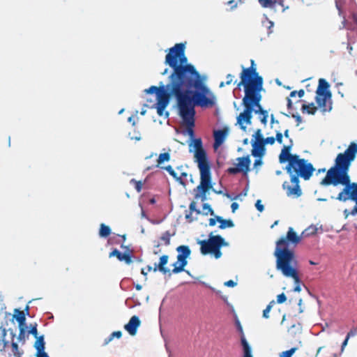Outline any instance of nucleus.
<instances>
[{
	"label": "nucleus",
	"instance_id": "nucleus-1",
	"mask_svg": "<svg viewBox=\"0 0 357 357\" xmlns=\"http://www.w3.org/2000/svg\"><path fill=\"white\" fill-rule=\"evenodd\" d=\"M177 105L179 115L193 135L195 126V105L202 107H211L215 104V97L204 84L201 75L194 78L191 83H185L176 88Z\"/></svg>",
	"mask_w": 357,
	"mask_h": 357
},
{
	"label": "nucleus",
	"instance_id": "nucleus-2",
	"mask_svg": "<svg viewBox=\"0 0 357 357\" xmlns=\"http://www.w3.org/2000/svg\"><path fill=\"white\" fill-rule=\"evenodd\" d=\"M357 155V143L351 142L344 153L337 154L335 165L331 167L320 184L324 186L333 185H344L343 190L338 194L337 199L345 202L351 199L357 205V183H351L349 175V167Z\"/></svg>",
	"mask_w": 357,
	"mask_h": 357
},
{
	"label": "nucleus",
	"instance_id": "nucleus-3",
	"mask_svg": "<svg viewBox=\"0 0 357 357\" xmlns=\"http://www.w3.org/2000/svg\"><path fill=\"white\" fill-rule=\"evenodd\" d=\"M301 242V237L294 230L293 227H289L285 236H282L276 241V247L274 256L276 258V268L287 278H291L294 280V291H301L298 266V263L294 250L289 248L290 245L296 246Z\"/></svg>",
	"mask_w": 357,
	"mask_h": 357
},
{
	"label": "nucleus",
	"instance_id": "nucleus-4",
	"mask_svg": "<svg viewBox=\"0 0 357 357\" xmlns=\"http://www.w3.org/2000/svg\"><path fill=\"white\" fill-rule=\"evenodd\" d=\"M165 63L172 68L169 77L175 88L186 82L191 83L194 78L200 75L195 67L188 63L183 43H177L169 49L165 56Z\"/></svg>",
	"mask_w": 357,
	"mask_h": 357
},
{
	"label": "nucleus",
	"instance_id": "nucleus-5",
	"mask_svg": "<svg viewBox=\"0 0 357 357\" xmlns=\"http://www.w3.org/2000/svg\"><path fill=\"white\" fill-rule=\"evenodd\" d=\"M286 170L291 177L292 183V185H290L287 181H284L282 184L287 195L295 197L301 196L302 190L299 185V177L305 181L309 180L315 170L313 165L298 156L293 158L291 163L287 165Z\"/></svg>",
	"mask_w": 357,
	"mask_h": 357
},
{
	"label": "nucleus",
	"instance_id": "nucleus-6",
	"mask_svg": "<svg viewBox=\"0 0 357 357\" xmlns=\"http://www.w3.org/2000/svg\"><path fill=\"white\" fill-rule=\"evenodd\" d=\"M193 147L195 149L194 157L200 172V183L194 189L195 199H200L204 202L207 199L206 192L213 188L211 166L200 138L194 139Z\"/></svg>",
	"mask_w": 357,
	"mask_h": 357
},
{
	"label": "nucleus",
	"instance_id": "nucleus-7",
	"mask_svg": "<svg viewBox=\"0 0 357 357\" xmlns=\"http://www.w3.org/2000/svg\"><path fill=\"white\" fill-rule=\"evenodd\" d=\"M263 86L260 82L255 83L251 87L244 88L245 96L242 100V104L245 109L243 112L237 116V123L241 129L245 131L246 126L252 123V112L259 115L268 112L263 109L260 102L261 100V91Z\"/></svg>",
	"mask_w": 357,
	"mask_h": 357
},
{
	"label": "nucleus",
	"instance_id": "nucleus-8",
	"mask_svg": "<svg viewBox=\"0 0 357 357\" xmlns=\"http://www.w3.org/2000/svg\"><path fill=\"white\" fill-rule=\"evenodd\" d=\"M173 83L172 79L169 77V82L167 85H164L163 83L161 82L158 87L151 86L146 90L147 93H156L157 102L155 104V108L160 116L163 115L164 111L169 102L170 98L174 96L176 100L178 98V93L176 91L177 87L175 88Z\"/></svg>",
	"mask_w": 357,
	"mask_h": 357
},
{
	"label": "nucleus",
	"instance_id": "nucleus-9",
	"mask_svg": "<svg viewBox=\"0 0 357 357\" xmlns=\"http://www.w3.org/2000/svg\"><path fill=\"white\" fill-rule=\"evenodd\" d=\"M198 244L201 245L200 252L202 255H206L212 254L214 255L215 259H219L222 256V252L220 250L222 246L227 245L225 239L220 235H209V238L207 240H200L198 241Z\"/></svg>",
	"mask_w": 357,
	"mask_h": 357
},
{
	"label": "nucleus",
	"instance_id": "nucleus-10",
	"mask_svg": "<svg viewBox=\"0 0 357 357\" xmlns=\"http://www.w3.org/2000/svg\"><path fill=\"white\" fill-rule=\"evenodd\" d=\"M241 82L238 84V86H243L244 88L252 86L255 83L260 82L263 86V78L257 71V67L255 60H250V66L244 68L242 66V72L240 75Z\"/></svg>",
	"mask_w": 357,
	"mask_h": 357
},
{
	"label": "nucleus",
	"instance_id": "nucleus-11",
	"mask_svg": "<svg viewBox=\"0 0 357 357\" xmlns=\"http://www.w3.org/2000/svg\"><path fill=\"white\" fill-rule=\"evenodd\" d=\"M241 82L238 84V86H243L244 88L252 86L255 83L260 82L263 86V78L257 71V67L255 60H250V66L244 68L242 66V72L240 75Z\"/></svg>",
	"mask_w": 357,
	"mask_h": 357
},
{
	"label": "nucleus",
	"instance_id": "nucleus-12",
	"mask_svg": "<svg viewBox=\"0 0 357 357\" xmlns=\"http://www.w3.org/2000/svg\"><path fill=\"white\" fill-rule=\"evenodd\" d=\"M178 252L177 261L173 264L174 268L172 273L176 274L184 271L185 266L188 264L187 259L191 254V250L188 245H180L176 248Z\"/></svg>",
	"mask_w": 357,
	"mask_h": 357
},
{
	"label": "nucleus",
	"instance_id": "nucleus-13",
	"mask_svg": "<svg viewBox=\"0 0 357 357\" xmlns=\"http://www.w3.org/2000/svg\"><path fill=\"white\" fill-rule=\"evenodd\" d=\"M236 160L238 161L237 167H229L227 172L229 174L242 173L244 176H247L248 172L250 171V165L251 162L250 156L247 155L245 157H239L236 159Z\"/></svg>",
	"mask_w": 357,
	"mask_h": 357
},
{
	"label": "nucleus",
	"instance_id": "nucleus-14",
	"mask_svg": "<svg viewBox=\"0 0 357 357\" xmlns=\"http://www.w3.org/2000/svg\"><path fill=\"white\" fill-rule=\"evenodd\" d=\"M141 324V321L139 318L134 315L132 316L128 324L124 326V329L132 336L136 335L137 332V328L139 327Z\"/></svg>",
	"mask_w": 357,
	"mask_h": 357
},
{
	"label": "nucleus",
	"instance_id": "nucleus-15",
	"mask_svg": "<svg viewBox=\"0 0 357 357\" xmlns=\"http://www.w3.org/2000/svg\"><path fill=\"white\" fill-rule=\"evenodd\" d=\"M291 143H292L291 141ZM291 146H292V144H291L290 145L284 146L282 148L281 153L279 155V161L280 163H284L285 162H288V164H289V163H291V162L294 158H298L299 156L298 155L291 154L290 153Z\"/></svg>",
	"mask_w": 357,
	"mask_h": 357
},
{
	"label": "nucleus",
	"instance_id": "nucleus-16",
	"mask_svg": "<svg viewBox=\"0 0 357 357\" xmlns=\"http://www.w3.org/2000/svg\"><path fill=\"white\" fill-rule=\"evenodd\" d=\"M252 155L254 157L262 158L266 151L265 144L262 140L259 142L254 141L252 142Z\"/></svg>",
	"mask_w": 357,
	"mask_h": 357
},
{
	"label": "nucleus",
	"instance_id": "nucleus-17",
	"mask_svg": "<svg viewBox=\"0 0 357 357\" xmlns=\"http://www.w3.org/2000/svg\"><path fill=\"white\" fill-rule=\"evenodd\" d=\"M331 98V93H317L315 100L318 107L321 109L323 112L327 111L326 102L328 100Z\"/></svg>",
	"mask_w": 357,
	"mask_h": 357
},
{
	"label": "nucleus",
	"instance_id": "nucleus-18",
	"mask_svg": "<svg viewBox=\"0 0 357 357\" xmlns=\"http://www.w3.org/2000/svg\"><path fill=\"white\" fill-rule=\"evenodd\" d=\"M169 260V256L168 255H162L160 258V261L158 264H155V266L153 268V271L156 272L157 271H159L162 274L165 275L167 273H169V275H171L170 271L165 267V265L167 264Z\"/></svg>",
	"mask_w": 357,
	"mask_h": 357
},
{
	"label": "nucleus",
	"instance_id": "nucleus-19",
	"mask_svg": "<svg viewBox=\"0 0 357 357\" xmlns=\"http://www.w3.org/2000/svg\"><path fill=\"white\" fill-rule=\"evenodd\" d=\"M109 257H116V258L122 261H124L127 264L132 263V255L129 252L121 253L117 249H114L109 255Z\"/></svg>",
	"mask_w": 357,
	"mask_h": 357
},
{
	"label": "nucleus",
	"instance_id": "nucleus-20",
	"mask_svg": "<svg viewBox=\"0 0 357 357\" xmlns=\"http://www.w3.org/2000/svg\"><path fill=\"white\" fill-rule=\"evenodd\" d=\"M228 130L227 128H224L222 130H215L213 132L214 137V146L216 148L220 146L225 141L226 136L227 135Z\"/></svg>",
	"mask_w": 357,
	"mask_h": 357
},
{
	"label": "nucleus",
	"instance_id": "nucleus-21",
	"mask_svg": "<svg viewBox=\"0 0 357 357\" xmlns=\"http://www.w3.org/2000/svg\"><path fill=\"white\" fill-rule=\"evenodd\" d=\"M175 235V232L171 234L169 231H165L161 236L160 237V240L161 243L157 242L155 244V247L158 248L161 245H169L170 244L171 237Z\"/></svg>",
	"mask_w": 357,
	"mask_h": 357
},
{
	"label": "nucleus",
	"instance_id": "nucleus-22",
	"mask_svg": "<svg viewBox=\"0 0 357 357\" xmlns=\"http://www.w3.org/2000/svg\"><path fill=\"white\" fill-rule=\"evenodd\" d=\"M13 317L19 324V326H25L26 317L23 311L18 309H15Z\"/></svg>",
	"mask_w": 357,
	"mask_h": 357
},
{
	"label": "nucleus",
	"instance_id": "nucleus-23",
	"mask_svg": "<svg viewBox=\"0 0 357 357\" xmlns=\"http://www.w3.org/2000/svg\"><path fill=\"white\" fill-rule=\"evenodd\" d=\"M330 85L328 82H326L324 79H319V86L317 89L316 93H331L328 90Z\"/></svg>",
	"mask_w": 357,
	"mask_h": 357
},
{
	"label": "nucleus",
	"instance_id": "nucleus-24",
	"mask_svg": "<svg viewBox=\"0 0 357 357\" xmlns=\"http://www.w3.org/2000/svg\"><path fill=\"white\" fill-rule=\"evenodd\" d=\"M217 221L220 223L219 228L220 229L231 228L234 226V223L231 220H225L223 219L221 216H217Z\"/></svg>",
	"mask_w": 357,
	"mask_h": 357
},
{
	"label": "nucleus",
	"instance_id": "nucleus-25",
	"mask_svg": "<svg viewBox=\"0 0 357 357\" xmlns=\"http://www.w3.org/2000/svg\"><path fill=\"white\" fill-rule=\"evenodd\" d=\"M301 110L303 113L306 112L308 114H314L317 110V107L313 102L306 105L303 104L301 107Z\"/></svg>",
	"mask_w": 357,
	"mask_h": 357
},
{
	"label": "nucleus",
	"instance_id": "nucleus-26",
	"mask_svg": "<svg viewBox=\"0 0 357 357\" xmlns=\"http://www.w3.org/2000/svg\"><path fill=\"white\" fill-rule=\"evenodd\" d=\"M36 338V340L34 342V348L36 349L37 351H41L43 350H45V341H44V336L40 335L38 336Z\"/></svg>",
	"mask_w": 357,
	"mask_h": 357
},
{
	"label": "nucleus",
	"instance_id": "nucleus-27",
	"mask_svg": "<svg viewBox=\"0 0 357 357\" xmlns=\"http://www.w3.org/2000/svg\"><path fill=\"white\" fill-rule=\"evenodd\" d=\"M163 169H165L180 184L185 185V182L183 181V180L181 178V177H178L177 174L175 172V171L173 169L171 165L165 167H163Z\"/></svg>",
	"mask_w": 357,
	"mask_h": 357
},
{
	"label": "nucleus",
	"instance_id": "nucleus-28",
	"mask_svg": "<svg viewBox=\"0 0 357 357\" xmlns=\"http://www.w3.org/2000/svg\"><path fill=\"white\" fill-rule=\"evenodd\" d=\"M111 234V229L109 226L102 223L100 225L99 236L102 238H106Z\"/></svg>",
	"mask_w": 357,
	"mask_h": 357
},
{
	"label": "nucleus",
	"instance_id": "nucleus-29",
	"mask_svg": "<svg viewBox=\"0 0 357 357\" xmlns=\"http://www.w3.org/2000/svg\"><path fill=\"white\" fill-rule=\"evenodd\" d=\"M242 346L243 349V357H252L251 348L245 340V338H242Z\"/></svg>",
	"mask_w": 357,
	"mask_h": 357
},
{
	"label": "nucleus",
	"instance_id": "nucleus-30",
	"mask_svg": "<svg viewBox=\"0 0 357 357\" xmlns=\"http://www.w3.org/2000/svg\"><path fill=\"white\" fill-rule=\"evenodd\" d=\"M259 3L263 8H274L278 0H258Z\"/></svg>",
	"mask_w": 357,
	"mask_h": 357
},
{
	"label": "nucleus",
	"instance_id": "nucleus-31",
	"mask_svg": "<svg viewBox=\"0 0 357 357\" xmlns=\"http://www.w3.org/2000/svg\"><path fill=\"white\" fill-rule=\"evenodd\" d=\"M171 156L169 152L160 153L157 160V167L160 165L165 162H168L170 160Z\"/></svg>",
	"mask_w": 357,
	"mask_h": 357
},
{
	"label": "nucleus",
	"instance_id": "nucleus-32",
	"mask_svg": "<svg viewBox=\"0 0 357 357\" xmlns=\"http://www.w3.org/2000/svg\"><path fill=\"white\" fill-rule=\"evenodd\" d=\"M12 352L15 357H22L24 351L23 350H20L18 347V345L16 342L13 341L11 342Z\"/></svg>",
	"mask_w": 357,
	"mask_h": 357
},
{
	"label": "nucleus",
	"instance_id": "nucleus-33",
	"mask_svg": "<svg viewBox=\"0 0 357 357\" xmlns=\"http://www.w3.org/2000/svg\"><path fill=\"white\" fill-rule=\"evenodd\" d=\"M317 228L316 227L310 226V227H307V229H305L302 232L301 236H299L301 238L302 236L305 237V236H310V235H313V234H315L317 233Z\"/></svg>",
	"mask_w": 357,
	"mask_h": 357
},
{
	"label": "nucleus",
	"instance_id": "nucleus-34",
	"mask_svg": "<svg viewBox=\"0 0 357 357\" xmlns=\"http://www.w3.org/2000/svg\"><path fill=\"white\" fill-rule=\"evenodd\" d=\"M122 336V333L120 331H114L109 336L105 339L104 344L106 345L109 342H110L114 337H116L118 339L121 338Z\"/></svg>",
	"mask_w": 357,
	"mask_h": 357
},
{
	"label": "nucleus",
	"instance_id": "nucleus-35",
	"mask_svg": "<svg viewBox=\"0 0 357 357\" xmlns=\"http://www.w3.org/2000/svg\"><path fill=\"white\" fill-rule=\"evenodd\" d=\"M202 208L204 215H208V214L211 215H215L214 211L213 210L210 204L204 203L202 206Z\"/></svg>",
	"mask_w": 357,
	"mask_h": 357
},
{
	"label": "nucleus",
	"instance_id": "nucleus-36",
	"mask_svg": "<svg viewBox=\"0 0 357 357\" xmlns=\"http://www.w3.org/2000/svg\"><path fill=\"white\" fill-rule=\"evenodd\" d=\"M20 333L17 337V340L22 342V344H25V326H19Z\"/></svg>",
	"mask_w": 357,
	"mask_h": 357
},
{
	"label": "nucleus",
	"instance_id": "nucleus-37",
	"mask_svg": "<svg viewBox=\"0 0 357 357\" xmlns=\"http://www.w3.org/2000/svg\"><path fill=\"white\" fill-rule=\"evenodd\" d=\"M275 305V301H271L268 305L266 306V309L263 311V317L265 319L269 318V312L271 310L272 307Z\"/></svg>",
	"mask_w": 357,
	"mask_h": 357
},
{
	"label": "nucleus",
	"instance_id": "nucleus-38",
	"mask_svg": "<svg viewBox=\"0 0 357 357\" xmlns=\"http://www.w3.org/2000/svg\"><path fill=\"white\" fill-rule=\"evenodd\" d=\"M296 349H297L296 347H294L290 349L289 350L283 351L280 354V357H291V356L295 353Z\"/></svg>",
	"mask_w": 357,
	"mask_h": 357
},
{
	"label": "nucleus",
	"instance_id": "nucleus-39",
	"mask_svg": "<svg viewBox=\"0 0 357 357\" xmlns=\"http://www.w3.org/2000/svg\"><path fill=\"white\" fill-rule=\"evenodd\" d=\"M28 334H31L34 337H37L38 336L37 324L35 323L34 324L30 325V330L28 331Z\"/></svg>",
	"mask_w": 357,
	"mask_h": 357
},
{
	"label": "nucleus",
	"instance_id": "nucleus-40",
	"mask_svg": "<svg viewBox=\"0 0 357 357\" xmlns=\"http://www.w3.org/2000/svg\"><path fill=\"white\" fill-rule=\"evenodd\" d=\"M131 183H133L135 184V188L136 189V190L138 192H140L142 191V186H143V183L142 181H136L135 179H132L130 181Z\"/></svg>",
	"mask_w": 357,
	"mask_h": 357
},
{
	"label": "nucleus",
	"instance_id": "nucleus-41",
	"mask_svg": "<svg viewBox=\"0 0 357 357\" xmlns=\"http://www.w3.org/2000/svg\"><path fill=\"white\" fill-rule=\"evenodd\" d=\"M189 212H195L197 215L200 214V211L196 208V202L195 201L191 202L189 206Z\"/></svg>",
	"mask_w": 357,
	"mask_h": 357
},
{
	"label": "nucleus",
	"instance_id": "nucleus-42",
	"mask_svg": "<svg viewBox=\"0 0 357 357\" xmlns=\"http://www.w3.org/2000/svg\"><path fill=\"white\" fill-rule=\"evenodd\" d=\"M254 137H255V141H256V142H259L261 139H264V137H263L262 134H261V129H257V130Z\"/></svg>",
	"mask_w": 357,
	"mask_h": 357
},
{
	"label": "nucleus",
	"instance_id": "nucleus-43",
	"mask_svg": "<svg viewBox=\"0 0 357 357\" xmlns=\"http://www.w3.org/2000/svg\"><path fill=\"white\" fill-rule=\"evenodd\" d=\"M263 142H264V144H273L275 142V139L273 137H268L266 138H264V139H261Z\"/></svg>",
	"mask_w": 357,
	"mask_h": 357
},
{
	"label": "nucleus",
	"instance_id": "nucleus-44",
	"mask_svg": "<svg viewBox=\"0 0 357 357\" xmlns=\"http://www.w3.org/2000/svg\"><path fill=\"white\" fill-rule=\"evenodd\" d=\"M268 116V113H264L260 115L259 119L262 124L266 126L267 124V119Z\"/></svg>",
	"mask_w": 357,
	"mask_h": 357
},
{
	"label": "nucleus",
	"instance_id": "nucleus-45",
	"mask_svg": "<svg viewBox=\"0 0 357 357\" xmlns=\"http://www.w3.org/2000/svg\"><path fill=\"white\" fill-rule=\"evenodd\" d=\"M286 300H287V296H285V294L284 293H282L277 296L278 303H280V304L283 303L284 302L286 301Z\"/></svg>",
	"mask_w": 357,
	"mask_h": 357
},
{
	"label": "nucleus",
	"instance_id": "nucleus-46",
	"mask_svg": "<svg viewBox=\"0 0 357 357\" xmlns=\"http://www.w3.org/2000/svg\"><path fill=\"white\" fill-rule=\"evenodd\" d=\"M255 206L257 208V209L260 211V212H262L264 209V205L261 204V202L260 199H258L256 203H255Z\"/></svg>",
	"mask_w": 357,
	"mask_h": 357
},
{
	"label": "nucleus",
	"instance_id": "nucleus-47",
	"mask_svg": "<svg viewBox=\"0 0 357 357\" xmlns=\"http://www.w3.org/2000/svg\"><path fill=\"white\" fill-rule=\"evenodd\" d=\"M275 140L279 143V144H282V139H283V135L282 132L278 131L276 132V136H275Z\"/></svg>",
	"mask_w": 357,
	"mask_h": 357
},
{
	"label": "nucleus",
	"instance_id": "nucleus-48",
	"mask_svg": "<svg viewBox=\"0 0 357 357\" xmlns=\"http://www.w3.org/2000/svg\"><path fill=\"white\" fill-rule=\"evenodd\" d=\"M357 334V328H351L347 333V338L355 336Z\"/></svg>",
	"mask_w": 357,
	"mask_h": 357
},
{
	"label": "nucleus",
	"instance_id": "nucleus-49",
	"mask_svg": "<svg viewBox=\"0 0 357 357\" xmlns=\"http://www.w3.org/2000/svg\"><path fill=\"white\" fill-rule=\"evenodd\" d=\"M6 335V328L2 329V341L3 342V347H6L8 344V342L5 340V337Z\"/></svg>",
	"mask_w": 357,
	"mask_h": 357
},
{
	"label": "nucleus",
	"instance_id": "nucleus-50",
	"mask_svg": "<svg viewBox=\"0 0 357 357\" xmlns=\"http://www.w3.org/2000/svg\"><path fill=\"white\" fill-rule=\"evenodd\" d=\"M213 216H214V218H210V219H209V220H208V225H209V226H211V227H213V226H215V224H216V222H218V221H217V216H218V215H213Z\"/></svg>",
	"mask_w": 357,
	"mask_h": 357
},
{
	"label": "nucleus",
	"instance_id": "nucleus-51",
	"mask_svg": "<svg viewBox=\"0 0 357 357\" xmlns=\"http://www.w3.org/2000/svg\"><path fill=\"white\" fill-rule=\"evenodd\" d=\"M225 285L229 287H234L236 285V282L230 280L225 282Z\"/></svg>",
	"mask_w": 357,
	"mask_h": 357
},
{
	"label": "nucleus",
	"instance_id": "nucleus-52",
	"mask_svg": "<svg viewBox=\"0 0 357 357\" xmlns=\"http://www.w3.org/2000/svg\"><path fill=\"white\" fill-rule=\"evenodd\" d=\"M292 117L296 119V121L297 123V126H298L302 122V118L298 114H292Z\"/></svg>",
	"mask_w": 357,
	"mask_h": 357
},
{
	"label": "nucleus",
	"instance_id": "nucleus-53",
	"mask_svg": "<svg viewBox=\"0 0 357 357\" xmlns=\"http://www.w3.org/2000/svg\"><path fill=\"white\" fill-rule=\"evenodd\" d=\"M36 357H49V356L44 350H43L41 351H37Z\"/></svg>",
	"mask_w": 357,
	"mask_h": 357
},
{
	"label": "nucleus",
	"instance_id": "nucleus-54",
	"mask_svg": "<svg viewBox=\"0 0 357 357\" xmlns=\"http://www.w3.org/2000/svg\"><path fill=\"white\" fill-rule=\"evenodd\" d=\"M192 213L189 212L188 213L185 214V219L188 222H193L194 219L192 217Z\"/></svg>",
	"mask_w": 357,
	"mask_h": 357
},
{
	"label": "nucleus",
	"instance_id": "nucleus-55",
	"mask_svg": "<svg viewBox=\"0 0 357 357\" xmlns=\"http://www.w3.org/2000/svg\"><path fill=\"white\" fill-rule=\"evenodd\" d=\"M238 206L239 205L237 202H233L231 205L232 212L234 213L238 208Z\"/></svg>",
	"mask_w": 357,
	"mask_h": 357
},
{
	"label": "nucleus",
	"instance_id": "nucleus-56",
	"mask_svg": "<svg viewBox=\"0 0 357 357\" xmlns=\"http://www.w3.org/2000/svg\"><path fill=\"white\" fill-rule=\"evenodd\" d=\"M227 4L231 6V8H235L237 6V3L234 0H231L227 2Z\"/></svg>",
	"mask_w": 357,
	"mask_h": 357
},
{
	"label": "nucleus",
	"instance_id": "nucleus-57",
	"mask_svg": "<svg viewBox=\"0 0 357 357\" xmlns=\"http://www.w3.org/2000/svg\"><path fill=\"white\" fill-rule=\"evenodd\" d=\"M233 81V75H231V74H228L227 75V82H226V84L227 85H229Z\"/></svg>",
	"mask_w": 357,
	"mask_h": 357
},
{
	"label": "nucleus",
	"instance_id": "nucleus-58",
	"mask_svg": "<svg viewBox=\"0 0 357 357\" xmlns=\"http://www.w3.org/2000/svg\"><path fill=\"white\" fill-rule=\"evenodd\" d=\"M349 339V338H347V335L345 340L343 341V342L342 344L341 351H343L344 349V347L347 345Z\"/></svg>",
	"mask_w": 357,
	"mask_h": 357
},
{
	"label": "nucleus",
	"instance_id": "nucleus-59",
	"mask_svg": "<svg viewBox=\"0 0 357 357\" xmlns=\"http://www.w3.org/2000/svg\"><path fill=\"white\" fill-rule=\"evenodd\" d=\"M237 327H238V331H239V332L241 333V339H242L243 337H244V338H245V337H244V334H243V328H242V326H241V324H240L238 321V323H237Z\"/></svg>",
	"mask_w": 357,
	"mask_h": 357
},
{
	"label": "nucleus",
	"instance_id": "nucleus-60",
	"mask_svg": "<svg viewBox=\"0 0 357 357\" xmlns=\"http://www.w3.org/2000/svg\"><path fill=\"white\" fill-rule=\"evenodd\" d=\"M262 165V160H261V158H259V159L256 160L255 161V163H254V166L255 167H257V166H259V165Z\"/></svg>",
	"mask_w": 357,
	"mask_h": 357
},
{
	"label": "nucleus",
	"instance_id": "nucleus-61",
	"mask_svg": "<svg viewBox=\"0 0 357 357\" xmlns=\"http://www.w3.org/2000/svg\"><path fill=\"white\" fill-rule=\"evenodd\" d=\"M271 124H273V123H279V121L278 120H275V117H274V115L273 114H271Z\"/></svg>",
	"mask_w": 357,
	"mask_h": 357
},
{
	"label": "nucleus",
	"instance_id": "nucleus-62",
	"mask_svg": "<svg viewBox=\"0 0 357 357\" xmlns=\"http://www.w3.org/2000/svg\"><path fill=\"white\" fill-rule=\"evenodd\" d=\"M297 94L300 98H302L305 94V91L303 89H300L299 91H297Z\"/></svg>",
	"mask_w": 357,
	"mask_h": 357
},
{
	"label": "nucleus",
	"instance_id": "nucleus-63",
	"mask_svg": "<svg viewBox=\"0 0 357 357\" xmlns=\"http://www.w3.org/2000/svg\"><path fill=\"white\" fill-rule=\"evenodd\" d=\"M287 107L291 109L292 107V102L289 98H287Z\"/></svg>",
	"mask_w": 357,
	"mask_h": 357
},
{
	"label": "nucleus",
	"instance_id": "nucleus-64",
	"mask_svg": "<svg viewBox=\"0 0 357 357\" xmlns=\"http://www.w3.org/2000/svg\"><path fill=\"white\" fill-rule=\"evenodd\" d=\"M357 213V205L352 209L351 214L355 215Z\"/></svg>",
	"mask_w": 357,
	"mask_h": 357
}]
</instances>
